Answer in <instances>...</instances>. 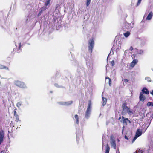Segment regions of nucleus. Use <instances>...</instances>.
I'll return each mask as SVG.
<instances>
[{
  "mask_svg": "<svg viewBox=\"0 0 153 153\" xmlns=\"http://www.w3.org/2000/svg\"><path fill=\"white\" fill-rule=\"evenodd\" d=\"M92 106L91 100L89 101L85 113V118L88 119L90 118L91 113Z\"/></svg>",
  "mask_w": 153,
  "mask_h": 153,
  "instance_id": "obj_1",
  "label": "nucleus"
},
{
  "mask_svg": "<svg viewBox=\"0 0 153 153\" xmlns=\"http://www.w3.org/2000/svg\"><path fill=\"white\" fill-rule=\"evenodd\" d=\"M14 84L15 85L20 88H27L24 82L19 80H16L14 81Z\"/></svg>",
  "mask_w": 153,
  "mask_h": 153,
  "instance_id": "obj_2",
  "label": "nucleus"
},
{
  "mask_svg": "<svg viewBox=\"0 0 153 153\" xmlns=\"http://www.w3.org/2000/svg\"><path fill=\"white\" fill-rule=\"evenodd\" d=\"M94 40L93 38H91L88 42V51L90 53L92 52V50L94 47Z\"/></svg>",
  "mask_w": 153,
  "mask_h": 153,
  "instance_id": "obj_3",
  "label": "nucleus"
},
{
  "mask_svg": "<svg viewBox=\"0 0 153 153\" xmlns=\"http://www.w3.org/2000/svg\"><path fill=\"white\" fill-rule=\"evenodd\" d=\"M110 143L111 148H113L114 149H116V145L115 139L114 136L112 135L110 137Z\"/></svg>",
  "mask_w": 153,
  "mask_h": 153,
  "instance_id": "obj_4",
  "label": "nucleus"
},
{
  "mask_svg": "<svg viewBox=\"0 0 153 153\" xmlns=\"http://www.w3.org/2000/svg\"><path fill=\"white\" fill-rule=\"evenodd\" d=\"M134 24V23H132V25L131 24L127 22H125L124 24V26L123 27V29L125 30L126 29L128 30L132 28L133 27Z\"/></svg>",
  "mask_w": 153,
  "mask_h": 153,
  "instance_id": "obj_5",
  "label": "nucleus"
},
{
  "mask_svg": "<svg viewBox=\"0 0 153 153\" xmlns=\"http://www.w3.org/2000/svg\"><path fill=\"white\" fill-rule=\"evenodd\" d=\"M126 102H123L122 105L123 108L122 113L123 114H126V111L128 108L126 106Z\"/></svg>",
  "mask_w": 153,
  "mask_h": 153,
  "instance_id": "obj_6",
  "label": "nucleus"
},
{
  "mask_svg": "<svg viewBox=\"0 0 153 153\" xmlns=\"http://www.w3.org/2000/svg\"><path fill=\"white\" fill-rule=\"evenodd\" d=\"M73 103V101H70L68 102H58L60 105H69Z\"/></svg>",
  "mask_w": 153,
  "mask_h": 153,
  "instance_id": "obj_7",
  "label": "nucleus"
},
{
  "mask_svg": "<svg viewBox=\"0 0 153 153\" xmlns=\"http://www.w3.org/2000/svg\"><path fill=\"white\" fill-rule=\"evenodd\" d=\"M139 39L140 41V45L141 46H143L145 45L146 39L144 37L139 38Z\"/></svg>",
  "mask_w": 153,
  "mask_h": 153,
  "instance_id": "obj_8",
  "label": "nucleus"
},
{
  "mask_svg": "<svg viewBox=\"0 0 153 153\" xmlns=\"http://www.w3.org/2000/svg\"><path fill=\"white\" fill-rule=\"evenodd\" d=\"M86 64L87 66L89 67L88 68L90 70H91L93 69V61L91 60L86 62Z\"/></svg>",
  "mask_w": 153,
  "mask_h": 153,
  "instance_id": "obj_9",
  "label": "nucleus"
},
{
  "mask_svg": "<svg viewBox=\"0 0 153 153\" xmlns=\"http://www.w3.org/2000/svg\"><path fill=\"white\" fill-rule=\"evenodd\" d=\"M123 124H127L128 122L130 123V121L128 118H126L123 117H122V119L120 121Z\"/></svg>",
  "mask_w": 153,
  "mask_h": 153,
  "instance_id": "obj_10",
  "label": "nucleus"
},
{
  "mask_svg": "<svg viewBox=\"0 0 153 153\" xmlns=\"http://www.w3.org/2000/svg\"><path fill=\"white\" fill-rule=\"evenodd\" d=\"M138 62L137 59H134L131 63L130 66L132 68L137 64Z\"/></svg>",
  "mask_w": 153,
  "mask_h": 153,
  "instance_id": "obj_11",
  "label": "nucleus"
},
{
  "mask_svg": "<svg viewBox=\"0 0 153 153\" xmlns=\"http://www.w3.org/2000/svg\"><path fill=\"white\" fill-rule=\"evenodd\" d=\"M145 98L144 96L143 95V94L140 92V94L139 99L140 101L143 102L145 100Z\"/></svg>",
  "mask_w": 153,
  "mask_h": 153,
  "instance_id": "obj_12",
  "label": "nucleus"
},
{
  "mask_svg": "<svg viewBox=\"0 0 153 153\" xmlns=\"http://www.w3.org/2000/svg\"><path fill=\"white\" fill-rule=\"evenodd\" d=\"M79 117L77 114H76L74 116V122L76 123L77 124H78L79 123Z\"/></svg>",
  "mask_w": 153,
  "mask_h": 153,
  "instance_id": "obj_13",
  "label": "nucleus"
},
{
  "mask_svg": "<svg viewBox=\"0 0 153 153\" xmlns=\"http://www.w3.org/2000/svg\"><path fill=\"white\" fill-rule=\"evenodd\" d=\"M142 134V132L139 129H138L136 133L135 136L137 137H139Z\"/></svg>",
  "mask_w": 153,
  "mask_h": 153,
  "instance_id": "obj_14",
  "label": "nucleus"
},
{
  "mask_svg": "<svg viewBox=\"0 0 153 153\" xmlns=\"http://www.w3.org/2000/svg\"><path fill=\"white\" fill-rule=\"evenodd\" d=\"M153 16V13L152 12H150L147 17L146 18V20H150L152 19Z\"/></svg>",
  "mask_w": 153,
  "mask_h": 153,
  "instance_id": "obj_15",
  "label": "nucleus"
},
{
  "mask_svg": "<svg viewBox=\"0 0 153 153\" xmlns=\"http://www.w3.org/2000/svg\"><path fill=\"white\" fill-rule=\"evenodd\" d=\"M142 92L143 94H148L149 93L148 90L146 88L144 87L142 90Z\"/></svg>",
  "mask_w": 153,
  "mask_h": 153,
  "instance_id": "obj_16",
  "label": "nucleus"
},
{
  "mask_svg": "<svg viewBox=\"0 0 153 153\" xmlns=\"http://www.w3.org/2000/svg\"><path fill=\"white\" fill-rule=\"evenodd\" d=\"M107 101V99L106 98L102 96V105L104 106L106 103Z\"/></svg>",
  "mask_w": 153,
  "mask_h": 153,
  "instance_id": "obj_17",
  "label": "nucleus"
},
{
  "mask_svg": "<svg viewBox=\"0 0 153 153\" xmlns=\"http://www.w3.org/2000/svg\"><path fill=\"white\" fill-rule=\"evenodd\" d=\"M5 69L6 70H9V68L4 65L2 64H0V69Z\"/></svg>",
  "mask_w": 153,
  "mask_h": 153,
  "instance_id": "obj_18",
  "label": "nucleus"
},
{
  "mask_svg": "<svg viewBox=\"0 0 153 153\" xmlns=\"http://www.w3.org/2000/svg\"><path fill=\"white\" fill-rule=\"evenodd\" d=\"M136 52L137 54L142 55L143 54L144 51H143L142 50H136Z\"/></svg>",
  "mask_w": 153,
  "mask_h": 153,
  "instance_id": "obj_19",
  "label": "nucleus"
},
{
  "mask_svg": "<svg viewBox=\"0 0 153 153\" xmlns=\"http://www.w3.org/2000/svg\"><path fill=\"white\" fill-rule=\"evenodd\" d=\"M110 150V147L108 144L106 146V150L105 153H109Z\"/></svg>",
  "mask_w": 153,
  "mask_h": 153,
  "instance_id": "obj_20",
  "label": "nucleus"
},
{
  "mask_svg": "<svg viewBox=\"0 0 153 153\" xmlns=\"http://www.w3.org/2000/svg\"><path fill=\"white\" fill-rule=\"evenodd\" d=\"M130 34V32L129 31H127L126 33H124L123 34L124 36L126 37H128V36H129Z\"/></svg>",
  "mask_w": 153,
  "mask_h": 153,
  "instance_id": "obj_21",
  "label": "nucleus"
},
{
  "mask_svg": "<svg viewBox=\"0 0 153 153\" xmlns=\"http://www.w3.org/2000/svg\"><path fill=\"white\" fill-rule=\"evenodd\" d=\"M22 102L21 101L19 102L16 104V106L19 109H20V107L22 105Z\"/></svg>",
  "mask_w": 153,
  "mask_h": 153,
  "instance_id": "obj_22",
  "label": "nucleus"
},
{
  "mask_svg": "<svg viewBox=\"0 0 153 153\" xmlns=\"http://www.w3.org/2000/svg\"><path fill=\"white\" fill-rule=\"evenodd\" d=\"M44 10H45V9L43 7H42L41 8V10L39 12V13L38 15L39 17L41 15L43 11Z\"/></svg>",
  "mask_w": 153,
  "mask_h": 153,
  "instance_id": "obj_23",
  "label": "nucleus"
},
{
  "mask_svg": "<svg viewBox=\"0 0 153 153\" xmlns=\"http://www.w3.org/2000/svg\"><path fill=\"white\" fill-rule=\"evenodd\" d=\"M126 113H128L129 114L131 115L133 114L132 111L131 110H130L128 108L126 111Z\"/></svg>",
  "mask_w": 153,
  "mask_h": 153,
  "instance_id": "obj_24",
  "label": "nucleus"
},
{
  "mask_svg": "<svg viewBox=\"0 0 153 153\" xmlns=\"http://www.w3.org/2000/svg\"><path fill=\"white\" fill-rule=\"evenodd\" d=\"M145 79L146 80H147L148 82H151V79L150 78L149 76H147L145 77Z\"/></svg>",
  "mask_w": 153,
  "mask_h": 153,
  "instance_id": "obj_25",
  "label": "nucleus"
},
{
  "mask_svg": "<svg viewBox=\"0 0 153 153\" xmlns=\"http://www.w3.org/2000/svg\"><path fill=\"white\" fill-rule=\"evenodd\" d=\"M91 1V0H86V6L88 7L89 6Z\"/></svg>",
  "mask_w": 153,
  "mask_h": 153,
  "instance_id": "obj_26",
  "label": "nucleus"
},
{
  "mask_svg": "<svg viewBox=\"0 0 153 153\" xmlns=\"http://www.w3.org/2000/svg\"><path fill=\"white\" fill-rule=\"evenodd\" d=\"M15 121L16 122H18L19 120V116L18 115H16L15 116Z\"/></svg>",
  "mask_w": 153,
  "mask_h": 153,
  "instance_id": "obj_27",
  "label": "nucleus"
},
{
  "mask_svg": "<svg viewBox=\"0 0 153 153\" xmlns=\"http://www.w3.org/2000/svg\"><path fill=\"white\" fill-rule=\"evenodd\" d=\"M76 138H77V141L78 140V138H79V133L77 131H76Z\"/></svg>",
  "mask_w": 153,
  "mask_h": 153,
  "instance_id": "obj_28",
  "label": "nucleus"
},
{
  "mask_svg": "<svg viewBox=\"0 0 153 153\" xmlns=\"http://www.w3.org/2000/svg\"><path fill=\"white\" fill-rule=\"evenodd\" d=\"M152 102H149L147 103V105L148 107L150 106L151 105L152 106Z\"/></svg>",
  "mask_w": 153,
  "mask_h": 153,
  "instance_id": "obj_29",
  "label": "nucleus"
},
{
  "mask_svg": "<svg viewBox=\"0 0 153 153\" xmlns=\"http://www.w3.org/2000/svg\"><path fill=\"white\" fill-rule=\"evenodd\" d=\"M50 0H48V1L45 3V6L48 5L49 3Z\"/></svg>",
  "mask_w": 153,
  "mask_h": 153,
  "instance_id": "obj_30",
  "label": "nucleus"
},
{
  "mask_svg": "<svg viewBox=\"0 0 153 153\" xmlns=\"http://www.w3.org/2000/svg\"><path fill=\"white\" fill-rule=\"evenodd\" d=\"M142 0H138V2L137 4V6H138L139 4H140L141 3V2Z\"/></svg>",
  "mask_w": 153,
  "mask_h": 153,
  "instance_id": "obj_31",
  "label": "nucleus"
},
{
  "mask_svg": "<svg viewBox=\"0 0 153 153\" xmlns=\"http://www.w3.org/2000/svg\"><path fill=\"white\" fill-rule=\"evenodd\" d=\"M142 153V152L139 150V151L137 150L136 151L135 153Z\"/></svg>",
  "mask_w": 153,
  "mask_h": 153,
  "instance_id": "obj_32",
  "label": "nucleus"
},
{
  "mask_svg": "<svg viewBox=\"0 0 153 153\" xmlns=\"http://www.w3.org/2000/svg\"><path fill=\"white\" fill-rule=\"evenodd\" d=\"M138 138V137H137L135 135V137H134V138L132 140V142H134L135 141V140Z\"/></svg>",
  "mask_w": 153,
  "mask_h": 153,
  "instance_id": "obj_33",
  "label": "nucleus"
},
{
  "mask_svg": "<svg viewBox=\"0 0 153 153\" xmlns=\"http://www.w3.org/2000/svg\"><path fill=\"white\" fill-rule=\"evenodd\" d=\"M105 79H109V84L110 85V82L111 81V79L108 77H106L105 78Z\"/></svg>",
  "mask_w": 153,
  "mask_h": 153,
  "instance_id": "obj_34",
  "label": "nucleus"
},
{
  "mask_svg": "<svg viewBox=\"0 0 153 153\" xmlns=\"http://www.w3.org/2000/svg\"><path fill=\"white\" fill-rule=\"evenodd\" d=\"M111 64L112 66H113L114 65V61H112L111 62Z\"/></svg>",
  "mask_w": 153,
  "mask_h": 153,
  "instance_id": "obj_35",
  "label": "nucleus"
},
{
  "mask_svg": "<svg viewBox=\"0 0 153 153\" xmlns=\"http://www.w3.org/2000/svg\"><path fill=\"white\" fill-rule=\"evenodd\" d=\"M54 85L56 87H59V88H60V86H59L57 84H56V83H55L54 84Z\"/></svg>",
  "mask_w": 153,
  "mask_h": 153,
  "instance_id": "obj_36",
  "label": "nucleus"
},
{
  "mask_svg": "<svg viewBox=\"0 0 153 153\" xmlns=\"http://www.w3.org/2000/svg\"><path fill=\"white\" fill-rule=\"evenodd\" d=\"M21 43H20L19 44V50L21 49Z\"/></svg>",
  "mask_w": 153,
  "mask_h": 153,
  "instance_id": "obj_37",
  "label": "nucleus"
},
{
  "mask_svg": "<svg viewBox=\"0 0 153 153\" xmlns=\"http://www.w3.org/2000/svg\"><path fill=\"white\" fill-rule=\"evenodd\" d=\"M16 110V109L14 111V116H15L16 115H18V114H16V111H15V110Z\"/></svg>",
  "mask_w": 153,
  "mask_h": 153,
  "instance_id": "obj_38",
  "label": "nucleus"
},
{
  "mask_svg": "<svg viewBox=\"0 0 153 153\" xmlns=\"http://www.w3.org/2000/svg\"><path fill=\"white\" fill-rule=\"evenodd\" d=\"M56 17H53V22H55V21L56 20Z\"/></svg>",
  "mask_w": 153,
  "mask_h": 153,
  "instance_id": "obj_39",
  "label": "nucleus"
},
{
  "mask_svg": "<svg viewBox=\"0 0 153 153\" xmlns=\"http://www.w3.org/2000/svg\"><path fill=\"white\" fill-rule=\"evenodd\" d=\"M124 81L126 83L128 81V80L127 79H124Z\"/></svg>",
  "mask_w": 153,
  "mask_h": 153,
  "instance_id": "obj_40",
  "label": "nucleus"
},
{
  "mask_svg": "<svg viewBox=\"0 0 153 153\" xmlns=\"http://www.w3.org/2000/svg\"><path fill=\"white\" fill-rule=\"evenodd\" d=\"M128 51V50H126L124 52V55H126V53H127V52Z\"/></svg>",
  "mask_w": 153,
  "mask_h": 153,
  "instance_id": "obj_41",
  "label": "nucleus"
},
{
  "mask_svg": "<svg viewBox=\"0 0 153 153\" xmlns=\"http://www.w3.org/2000/svg\"><path fill=\"white\" fill-rule=\"evenodd\" d=\"M131 56L132 57V59H134L135 57V55H134V54L132 55Z\"/></svg>",
  "mask_w": 153,
  "mask_h": 153,
  "instance_id": "obj_42",
  "label": "nucleus"
},
{
  "mask_svg": "<svg viewBox=\"0 0 153 153\" xmlns=\"http://www.w3.org/2000/svg\"><path fill=\"white\" fill-rule=\"evenodd\" d=\"M133 48L131 46L130 47V49H129L131 51L133 50Z\"/></svg>",
  "mask_w": 153,
  "mask_h": 153,
  "instance_id": "obj_43",
  "label": "nucleus"
},
{
  "mask_svg": "<svg viewBox=\"0 0 153 153\" xmlns=\"http://www.w3.org/2000/svg\"><path fill=\"white\" fill-rule=\"evenodd\" d=\"M125 138L126 139H127V140H128V138L127 137V136H125Z\"/></svg>",
  "mask_w": 153,
  "mask_h": 153,
  "instance_id": "obj_44",
  "label": "nucleus"
},
{
  "mask_svg": "<svg viewBox=\"0 0 153 153\" xmlns=\"http://www.w3.org/2000/svg\"><path fill=\"white\" fill-rule=\"evenodd\" d=\"M150 93L152 94L153 95V90Z\"/></svg>",
  "mask_w": 153,
  "mask_h": 153,
  "instance_id": "obj_45",
  "label": "nucleus"
},
{
  "mask_svg": "<svg viewBox=\"0 0 153 153\" xmlns=\"http://www.w3.org/2000/svg\"><path fill=\"white\" fill-rule=\"evenodd\" d=\"M153 118V117L152 115V114H151V117L150 118Z\"/></svg>",
  "mask_w": 153,
  "mask_h": 153,
  "instance_id": "obj_46",
  "label": "nucleus"
},
{
  "mask_svg": "<svg viewBox=\"0 0 153 153\" xmlns=\"http://www.w3.org/2000/svg\"><path fill=\"white\" fill-rule=\"evenodd\" d=\"M3 150H2L0 152V153H2L3 152Z\"/></svg>",
  "mask_w": 153,
  "mask_h": 153,
  "instance_id": "obj_47",
  "label": "nucleus"
},
{
  "mask_svg": "<svg viewBox=\"0 0 153 153\" xmlns=\"http://www.w3.org/2000/svg\"><path fill=\"white\" fill-rule=\"evenodd\" d=\"M5 153H9V151H6Z\"/></svg>",
  "mask_w": 153,
  "mask_h": 153,
  "instance_id": "obj_48",
  "label": "nucleus"
},
{
  "mask_svg": "<svg viewBox=\"0 0 153 153\" xmlns=\"http://www.w3.org/2000/svg\"><path fill=\"white\" fill-rule=\"evenodd\" d=\"M117 140L118 141V142H119L120 141V140L118 139H117Z\"/></svg>",
  "mask_w": 153,
  "mask_h": 153,
  "instance_id": "obj_49",
  "label": "nucleus"
},
{
  "mask_svg": "<svg viewBox=\"0 0 153 153\" xmlns=\"http://www.w3.org/2000/svg\"><path fill=\"white\" fill-rule=\"evenodd\" d=\"M123 128H124V127H123V130H122V133H123Z\"/></svg>",
  "mask_w": 153,
  "mask_h": 153,
  "instance_id": "obj_50",
  "label": "nucleus"
},
{
  "mask_svg": "<svg viewBox=\"0 0 153 153\" xmlns=\"http://www.w3.org/2000/svg\"><path fill=\"white\" fill-rule=\"evenodd\" d=\"M121 117H119V119H121Z\"/></svg>",
  "mask_w": 153,
  "mask_h": 153,
  "instance_id": "obj_51",
  "label": "nucleus"
},
{
  "mask_svg": "<svg viewBox=\"0 0 153 153\" xmlns=\"http://www.w3.org/2000/svg\"><path fill=\"white\" fill-rule=\"evenodd\" d=\"M149 114H146V116H147L148 115H149Z\"/></svg>",
  "mask_w": 153,
  "mask_h": 153,
  "instance_id": "obj_52",
  "label": "nucleus"
},
{
  "mask_svg": "<svg viewBox=\"0 0 153 153\" xmlns=\"http://www.w3.org/2000/svg\"><path fill=\"white\" fill-rule=\"evenodd\" d=\"M152 106L153 107V102L152 104Z\"/></svg>",
  "mask_w": 153,
  "mask_h": 153,
  "instance_id": "obj_53",
  "label": "nucleus"
},
{
  "mask_svg": "<svg viewBox=\"0 0 153 153\" xmlns=\"http://www.w3.org/2000/svg\"><path fill=\"white\" fill-rule=\"evenodd\" d=\"M110 54H110L108 55V56H109V55Z\"/></svg>",
  "mask_w": 153,
  "mask_h": 153,
  "instance_id": "obj_54",
  "label": "nucleus"
},
{
  "mask_svg": "<svg viewBox=\"0 0 153 153\" xmlns=\"http://www.w3.org/2000/svg\"><path fill=\"white\" fill-rule=\"evenodd\" d=\"M103 144H102V146H103Z\"/></svg>",
  "mask_w": 153,
  "mask_h": 153,
  "instance_id": "obj_55",
  "label": "nucleus"
},
{
  "mask_svg": "<svg viewBox=\"0 0 153 153\" xmlns=\"http://www.w3.org/2000/svg\"><path fill=\"white\" fill-rule=\"evenodd\" d=\"M81 134H80V135L81 136Z\"/></svg>",
  "mask_w": 153,
  "mask_h": 153,
  "instance_id": "obj_56",
  "label": "nucleus"
},
{
  "mask_svg": "<svg viewBox=\"0 0 153 153\" xmlns=\"http://www.w3.org/2000/svg\"><path fill=\"white\" fill-rule=\"evenodd\" d=\"M152 71H153V69H152Z\"/></svg>",
  "mask_w": 153,
  "mask_h": 153,
  "instance_id": "obj_57",
  "label": "nucleus"
}]
</instances>
